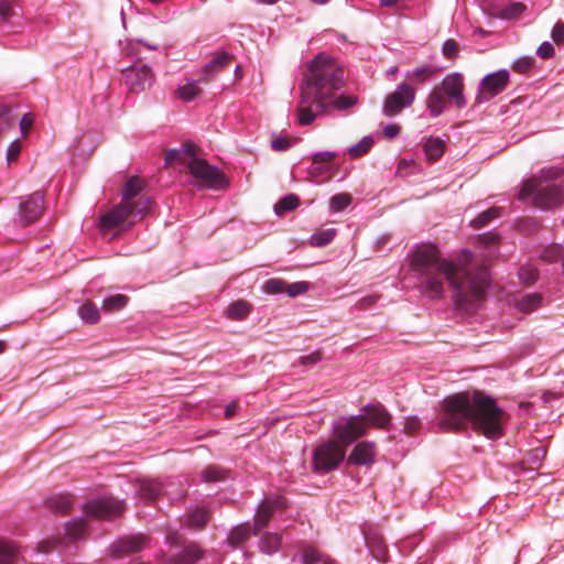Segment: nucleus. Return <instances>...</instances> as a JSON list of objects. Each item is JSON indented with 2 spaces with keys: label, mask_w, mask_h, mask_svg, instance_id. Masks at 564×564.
I'll return each instance as SVG.
<instances>
[{
  "label": "nucleus",
  "mask_w": 564,
  "mask_h": 564,
  "mask_svg": "<svg viewBox=\"0 0 564 564\" xmlns=\"http://www.w3.org/2000/svg\"><path fill=\"white\" fill-rule=\"evenodd\" d=\"M128 296L122 294L111 295L102 302V310L106 312H115L123 308L128 304Z\"/></svg>",
  "instance_id": "obj_39"
},
{
  "label": "nucleus",
  "mask_w": 564,
  "mask_h": 564,
  "mask_svg": "<svg viewBox=\"0 0 564 564\" xmlns=\"http://www.w3.org/2000/svg\"><path fill=\"white\" fill-rule=\"evenodd\" d=\"M364 534L365 541L372 556L378 561L384 562L387 556V545L382 535L375 530H365Z\"/></svg>",
  "instance_id": "obj_22"
},
{
  "label": "nucleus",
  "mask_w": 564,
  "mask_h": 564,
  "mask_svg": "<svg viewBox=\"0 0 564 564\" xmlns=\"http://www.w3.org/2000/svg\"><path fill=\"white\" fill-rule=\"evenodd\" d=\"M436 86L447 97L449 104L455 105L458 109L466 106L464 77L460 73L455 72L446 75Z\"/></svg>",
  "instance_id": "obj_12"
},
{
  "label": "nucleus",
  "mask_w": 564,
  "mask_h": 564,
  "mask_svg": "<svg viewBox=\"0 0 564 564\" xmlns=\"http://www.w3.org/2000/svg\"><path fill=\"white\" fill-rule=\"evenodd\" d=\"M289 145H290L289 141L285 139H282V138L274 139L272 141V148L274 150L283 151V150H286L289 148Z\"/></svg>",
  "instance_id": "obj_63"
},
{
  "label": "nucleus",
  "mask_w": 564,
  "mask_h": 564,
  "mask_svg": "<svg viewBox=\"0 0 564 564\" xmlns=\"http://www.w3.org/2000/svg\"><path fill=\"white\" fill-rule=\"evenodd\" d=\"M346 456L345 446L336 440H329L318 445L313 455L314 469L327 473L336 469Z\"/></svg>",
  "instance_id": "obj_6"
},
{
  "label": "nucleus",
  "mask_w": 564,
  "mask_h": 564,
  "mask_svg": "<svg viewBox=\"0 0 564 564\" xmlns=\"http://www.w3.org/2000/svg\"><path fill=\"white\" fill-rule=\"evenodd\" d=\"M344 85V69L336 59L322 53L311 61L300 85L299 124L308 126L319 117L356 106L357 96L338 94Z\"/></svg>",
  "instance_id": "obj_2"
},
{
  "label": "nucleus",
  "mask_w": 564,
  "mask_h": 564,
  "mask_svg": "<svg viewBox=\"0 0 564 564\" xmlns=\"http://www.w3.org/2000/svg\"><path fill=\"white\" fill-rule=\"evenodd\" d=\"M281 544V536L276 533H267L260 541V550L263 553L272 554L276 552Z\"/></svg>",
  "instance_id": "obj_33"
},
{
  "label": "nucleus",
  "mask_w": 564,
  "mask_h": 564,
  "mask_svg": "<svg viewBox=\"0 0 564 564\" xmlns=\"http://www.w3.org/2000/svg\"><path fill=\"white\" fill-rule=\"evenodd\" d=\"M436 68L431 65H423L416 67L412 72L406 73V78L413 83H423L427 78H430L433 74H435Z\"/></svg>",
  "instance_id": "obj_35"
},
{
  "label": "nucleus",
  "mask_w": 564,
  "mask_h": 564,
  "mask_svg": "<svg viewBox=\"0 0 564 564\" xmlns=\"http://www.w3.org/2000/svg\"><path fill=\"white\" fill-rule=\"evenodd\" d=\"M415 88L408 84L401 83L395 90L389 94L383 102L382 111L387 117H393L400 113L404 108L410 107L415 100Z\"/></svg>",
  "instance_id": "obj_8"
},
{
  "label": "nucleus",
  "mask_w": 564,
  "mask_h": 564,
  "mask_svg": "<svg viewBox=\"0 0 564 564\" xmlns=\"http://www.w3.org/2000/svg\"><path fill=\"white\" fill-rule=\"evenodd\" d=\"M384 134L388 138H394L400 133V127L398 124H387L383 129Z\"/></svg>",
  "instance_id": "obj_61"
},
{
  "label": "nucleus",
  "mask_w": 564,
  "mask_h": 564,
  "mask_svg": "<svg viewBox=\"0 0 564 564\" xmlns=\"http://www.w3.org/2000/svg\"><path fill=\"white\" fill-rule=\"evenodd\" d=\"M336 156L337 154L330 151L315 153L313 155L312 164L308 167V174L312 177L317 178L328 173L332 169V162Z\"/></svg>",
  "instance_id": "obj_20"
},
{
  "label": "nucleus",
  "mask_w": 564,
  "mask_h": 564,
  "mask_svg": "<svg viewBox=\"0 0 564 564\" xmlns=\"http://www.w3.org/2000/svg\"><path fill=\"white\" fill-rule=\"evenodd\" d=\"M200 94V88L196 82H187L185 85L178 87L176 95L184 101H192Z\"/></svg>",
  "instance_id": "obj_40"
},
{
  "label": "nucleus",
  "mask_w": 564,
  "mask_h": 564,
  "mask_svg": "<svg viewBox=\"0 0 564 564\" xmlns=\"http://www.w3.org/2000/svg\"><path fill=\"white\" fill-rule=\"evenodd\" d=\"M420 427V422L416 417H408L404 423V432L414 434Z\"/></svg>",
  "instance_id": "obj_59"
},
{
  "label": "nucleus",
  "mask_w": 564,
  "mask_h": 564,
  "mask_svg": "<svg viewBox=\"0 0 564 564\" xmlns=\"http://www.w3.org/2000/svg\"><path fill=\"white\" fill-rule=\"evenodd\" d=\"M44 209L43 194L35 192L20 204V216L24 224L35 221Z\"/></svg>",
  "instance_id": "obj_16"
},
{
  "label": "nucleus",
  "mask_w": 564,
  "mask_h": 564,
  "mask_svg": "<svg viewBox=\"0 0 564 564\" xmlns=\"http://www.w3.org/2000/svg\"><path fill=\"white\" fill-rule=\"evenodd\" d=\"M250 312V305L245 301H237L230 304L226 311V314L231 319H242Z\"/></svg>",
  "instance_id": "obj_36"
},
{
  "label": "nucleus",
  "mask_w": 564,
  "mask_h": 564,
  "mask_svg": "<svg viewBox=\"0 0 564 564\" xmlns=\"http://www.w3.org/2000/svg\"><path fill=\"white\" fill-rule=\"evenodd\" d=\"M542 303V295L538 293H531L524 295L519 302H518V308L524 313H531L538 307H540Z\"/></svg>",
  "instance_id": "obj_34"
},
{
  "label": "nucleus",
  "mask_w": 564,
  "mask_h": 564,
  "mask_svg": "<svg viewBox=\"0 0 564 564\" xmlns=\"http://www.w3.org/2000/svg\"><path fill=\"white\" fill-rule=\"evenodd\" d=\"M19 550L14 542L0 538V564H15Z\"/></svg>",
  "instance_id": "obj_24"
},
{
  "label": "nucleus",
  "mask_w": 564,
  "mask_h": 564,
  "mask_svg": "<svg viewBox=\"0 0 564 564\" xmlns=\"http://www.w3.org/2000/svg\"><path fill=\"white\" fill-rule=\"evenodd\" d=\"M66 535L72 540L76 541L80 538H83L86 533V524L83 519H76L73 521H69L66 524Z\"/></svg>",
  "instance_id": "obj_37"
},
{
  "label": "nucleus",
  "mask_w": 564,
  "mask_h": 564,
  "mask_svg": "<svg viewBox=\"0 0 564 564\" xmlns=\"http://www.w3.org/2000/svg\"><path fill=\"white\" fill-rule=\"evenodd\" d=\"M202 557V551L195 544H188L175 558V564H196Z\"/></svg>",
  "instance_id": "obj_27"
},
{
  "label": "nucleus",
  "mask_w": 564,
  "mask_h": 564,
  "mask_svg": "<svg viewBox=\"0 0 564 564\" xmlns=\"http://www.w3.org/2000/svg\"><path fill=\"white\" fill-rule=\"evenodd\" d=\"M163 491V486L156 480H142L139 486V495L147 500H153Z\"/></svg>",
  "instance_id": "obj_26"
},
{
  "label": "nucleus",
  "mask_w": 564,
  "mask_h": 564,
  "mask_svg": "<svg viewBox=\"0 0 564 564\" xmlns=\"http://www.w3.org/2000/svg\"><path fill=\"white\" fill-rule=\"evenodd\" d=\"M208 520V513L204 509H196L188 514V525L195 529L203 528Z\"/></svg>",
  "instance_id": "obj_45"
},
{
  "label": "nucleus",
  "mask_w": 564,
  "mask_h": 564,
  "mask_svg": "<svg viewBox=\"0 0 564 564\" xmlns=\"http://www.w3.org/2000/svg\"><path fill=\"white\" fill-rule=\"evenodd\" d=\"M124 510L123 501L113 497H102L88 501L85 505L87 516L110 519L120 516Z\"/></svg>",
  "instance_id": "obj_11"
},
{
  "label": "nucleus",
  "mask_w": 564,
  "mask_h": 564,
  "mask_svg": "<svg viewBox=\"0 0 564 564\" xmlns=\"http://www.w3.org/2000/svg\"><path fill=\"white\" fill-rule=\"evenodd\" d=\"M78 315L83 322L88 324H95L99 321L100 314L96 304L86 302L78 308Z\"/></svg>",
  "instance_id": "obj_29"
},
{
  "label": "nucleus",
  "mask_w": 564,
  "mask_h": 564,
  "mask_svg": "<svg viewBox=\"0 0 564 564\" xmlns=\"http://www.w3.org/2000/svg\"><path fill=\"white\" fill-rule=\"evenodd\" d=\"M373 139L371 137H364L357 144L348 149V153L352 158H359L366 154L372 147Z\"/></svg>",
  "instance_id": "obj_42"
},
{
  "label": "nucleus",
  "mask_w": 564,
  "mask_h": 564,
  "mask_svg": "<svg viewBox=\"0 0 564 564\" xmlns=\"http://www.w3.org/2000/svg\"><path fill=\"white\" fill-rule=\"evenodd\" d=\"M124 80L131 93L139 94L149 89L155 77L150 66L137 64L124 69Z\"/></svg>",
  "instance_id": "obj_10"
},
{
  "label": "nucleus",
  "mask_w": 564,
  "mask_h": 564,
  "mask_svg": "<svg viewBox=\"0 0 564 564\" xmlns=\"http://www.w3.org/2000/svg\"><path fill=\"white\" fill-rule=\"evenodd\" d=\"M552 39L555 43L564 42V23L557 22L552 30Z\"/></svg>",
  "instance_id": "obj_56"
},
{
  "label": "nucleus",
  "mask_w": 564,
  "mask_h": 564,
  "mask_svg": "<svg viewBox=\"0 0 564 564\" xmlns=\"http://www.w3.org/2000/svg\"><path fill=\"white\" fill-rule=\"evenodd\" d=\"M143 183L139 177L133 176L129 178L122 189V202L100 218L101 227L112 229L126 224V220L133 212L132 200L141 193Z\"/></svg>",
  "instance_id": "obj_5"
},
{
  "label": "nucleus",
  "mask_w": 564,
  "mask_h": 564,
  "mask_svg": "<svg viewBox=\"0 0 564 564\" xmlns=\"http://www.w3.org/2000/svg\"><path fill=\"white\" fill-rule=\"evenodd\" d=\"M308 290V283L307 282H304V281H301V282H294V283H291L289 285L285 284V292L294 297V296H297L300 294H303L305 293L306 291Z\"/></svg>",
  "instance_id": "obj_51"
},
{
  "label": "nucleus",
  "mask_w": 564,
  "mask_h": 564,
  "mask_svg": "<svg viewBox=\"0 0 564 564\" xmlns=\"http://www.w3.org/2000/svg\"><path fill=\"white\" fill-rule=\"evenodd\" d=\"M262 290L268 294H279L285 291V282L281 279H270L264 282Z\"/></svg>",
  "instance_id": "obj_48"
},
{
  "label": "nucleus",
  "mask_w": 564,
  "mask_h": 564,
  "mask_svg": "<svg viewBox=\"0 0 564 564\" xmlns=\"http://www.w3.org/2000/svg\"><path fill=\"white\" fill-rule=\"evenodd\" d=\"M562 175L558 167L541 170L538 177L523 182L519 193L520 199L532 197V203L541 209H551L558 206L563 199V191L560 185L550 183Z\"/></svg>",
  "instance_id": "obj_4"
},
{
  "label": "nucleus",
  "mask_w": 564,
  "mask_h": 564,
  "mask_svg": "<svg viewBox=\"0 0 564 564\" xmlns=\"http://www.w3.org/2000/svg\"><path fill=\"white\" fill-rule=\"evenodd\" d=\"M285 499L283 497H275L273 500H264L258 508L254 516V533L261 530L272 517L275 509L284 508Z\"/></svg>",
  "instance_id": "obj_18"
},
{
  "label": "nucleus",
  "mask_w": 564,
  "mask_h": 564,
  "mask_svg": "<svg viewBox=\"0 0 564 564\" xmlns=\"http://www.w3.org/2000/svg\"><path fill=\"white\" fill-rule=\"evenodd\" d=\"M444 141L440 138L430 137L425 140L423 149L430 161L438 160L444 153Z\"/></svg>",
  "instance_id": "obj_25"
},
{
  "label": "nucleus",
  "mask_w": 564,
  "mask_h": 564,
  "mask_svg": "<svg viewBox=\"0 0 564 564\" xmlns=\"http://www.w3.org/2000/svg\"><path fill=\"white\" fill-rule=\"evenodd\" d=\"M375 458V444L372 442L358 443L350 455L348 456V464L352 465H369Z\"/></svg>",
  "instance_id": "obj_21"
},
{
  "label": "nucleus",
  "mask_w": 564,
  "mask_h": 564,
  "mask_svg": "<svg viewBox=\"0 0 564 564\" xmlns=\"http://www.w3.org/2000/svg\"><path fill=\"white\" fill-rule=\"evenodd\" d=\"M238 408H239V404H238L237 402H231V403H229V404L226 406V409H225V415H226V417H227V419L232 417V416L236 414V412H237Z\"/></svg>",
  "instance_id": "obj_64"
},
{
  "label": "nucleus",
  "mask_w": 564,
  "mask_h": 564,
  "mask_svg": "<svg viewBox=\"0 0 564 564\" xmlns=\"http://www.w3.org/2000/svg\"><path fill=\"white\" fill-rule=\"evenodd\" d=\"M367 429L368 425L364 415L344 416L332 425L335 440L345 447L364 436Z\"/></svg>",
  "instance_id": "obj_7"
},
{
  "label": "nucleus",
  "mask_w": 564,
  "mask_h": 564,
  "mask_svg": "<svg viewBox=\"0 0 564 564\" xmlns=\"http://www.w3.org/2000/svg\"><path fill=\"white\" fill-rule=\"evenodd\" d=\"M448 104L447 97L437 86L432 89L426 98V108L433 118L441 116Z\"/></svg>",
  "instance_id": "obj_23"
},
{
  "label": "nucleus",
  "mask_w": 564,
  "mask_h": 564,
  "mask_svg": "<svg viewBox=\"0 0 564 564\" xmlns=\"http://www.w3.org/2000/svg\"><path fill=\"white\" fill-rule=\"evenodd\" d=\"M563 256V249L560 245H549L543 248L540 258L549 263L555 262Z\"/></svg>",
  "instance_id": "obj_43"
},
{
  "label": "nucleus",
  "mask_w": 564,
  "mask_h": 564,
  "mask_svg": "<svg viewBox=\"0 0 564 564\" xmlns=\"http://www.w3.org/2000/svg\"><path fill=\"white\" fill-rule=\"evenodd\" d=\"M20 152H21V145H20L19 141L15 140L13 142H11L7 150L8 164L13 163L18 159Z\"/></svg>",
  "instance_id": "obj_52"
},
{
  "label": "nucleus",
  "mask_w": 564,
  "mask_h": 564,
  "mask_svg": "<svg viewBox=\"0 0 564 564\" xmlns=\"http://www.w3.org/2000/svg\"><path fill=\"white\" fill-rule=\"evenodd\" d=\"M411 270L421 280V291L430 299H440L444 293V280L453 289L456 303L465 305L484 297L489 285L487 268L464 250L456 262L441 257L435 245L417 246L412 253Z\"/></svg>",
  "instance_id": "obj_1"
},
{
  "label": "nucleus",
  "mask_w": 564,
  "mask_h": 564,
  "mask_svg": "<svg viewBox=\"0 0 564 564\" xmlns=\"http://www.w3.org/2000/svg\"><path fill=\"white\" fill-rule=\"evenodd\" d=\"M187 169L192 176L203 186L209 188H221L226 185L225 176L215 166L209 165L203 159L192 161Z\"/></svg>",
  "instance_id": "obj_9"
},
{
  "label": "nucleus",
  "mask_w": 564,
  "mask_h": 564,
  "mask_svg": "<svg viewBox=\"0 0 564 564\" xmlns=\"http://www.w3.org/2000/svg\"><path fill=\"white\" fill-rule=\"evenodd\" d=\"M538 55L542 58H549L554 54V47L549 42H543L538 48Z\"/></svg>",
  "instance_id": "obj_57"
},
{
  "label": "nucleus",
  "mask_w": 564,
  "mask_h": 564,
  "mask_svg": "<svg viewBox=\"0 0 564 564\" xmlns=\"http://www.w3.org/2000/svg\"><path fill=\"white\" fill-rule=\"evenodd\" d=\"M525 10L527 6L519 1L502 6L497 0H490L487 4V11L489 15L506 21L519 19L525 12Z\"/></svg>",
  "instance_id": "obj_15"
},
{
  "label": "nucleus",
  "mask_w": 564,
  "mask_h": 564,
  "mask_svg": "<svg viewBox=\"0 0 564 564\" xmlns=\"http://www.w3.org/2000/svg\"><path fill=\"white\" fill-rule=\"evenodd\" d=\"M149 544V540L143 534L124 536L110 546V555L115 558H121L132 553L140 552Z\"/></svg>",
  "instance_id": "obj_14"
},
{
  "label": "nucleus",
  "mask_w": 564,
  "mask_h": 564,
  "mask_svg": "<svg viewBox=\"0 0 564 564\" xmlns=\"http://www.w3.org/2000/svg\"><path fill=\"white\" fill-rule=\"evenodd\" d=\"M532 65V62L530 58H523V59H519L514 63L513 65V69L519 72V73H523L525 70H528Z\"/></svg>",
  "instance_id": "obj_60"
},
{
  "label": "nucleus",
  "mask_w": 564,
  "mask_h": 564,
  "mask_svg": "<svg viewBox=\"0 0 564 564\" xmlns=\"http://www.w3.org/2000/svg\"><path fill=\"white\" fill-rule=\"evenodd\" d=\"M539 272L532 264H527L520 268L519 278L525 284H532L538 280Z\"/></svg>",
  "instance_id": "obj_46"
},
{
  "label": "nucleus",
  "mask_w": 564,
  "mask_h": 564,
  "mask_svg": "<svg viewBox=\"0 0 564 564\" xmlns=\"http://www.w3.org/2000/svg\"><path fill=\"white\" fill-rule=\"evenodd\" d=\"M13 13V8L9 2L0 1V22L8 21Z\"/></svg>",
  "instance_id": "obj_55"
},
{
  "label": "nucleus",
  "mask_w": 564,
  "mask_h": 564,
  "mask_svg": "<svg viewBox=\"0 0 564 564\" xmlns=\"http://www.w3.org/2000/svg\"><path fill=\"white\" fill-rule=\"evenodd\" d=\"M502 410L491 398L479 392L473 395L458 393L443 401L438 425L444 431H456L471 423L486 437L499 438L502 435Z\"/></svg>",
  "instance_id": "obj_3"
},
{
  "label": "nucleus",
  "mask_w": 564,
  "mask_h": 564,
  "mask_svg": "<svg viewBox=\"0 0 564 564\" xmlns=\"http://www.w3.org/2000/svg\"><path fill=\"white\" fill-rule=\"evenodd\" d=\"M362 413L366 417V424L384 429L391 420L390 414L381 404H370L362 408Z\"/></svg>",
  "instance_id": "obj_19"
},
{
  "label": "nucleus",
  "mask_w": 564,
  "mask_h": 564,
  "mask_svg": "<svg viewBox=\"0 0 564 564\" xmlns=\"http://www.w3.org/2000/svg\"><path fill=\"white\" fill-rule=\"evenodd\" d=\"M322 360V355L319 351H314L310 355H306V356H302L300 358V364L301 365H315L317 364L318 361Z\"/></svg>",
  "instance_id": "obj_58"
},
{
  "label": "nucleus",
  "mask_w": 564,
  "mask_h": 564,
  "mask_svg": "<svg viewBox=\"0 0 564 564\" xmlns=\"http://www.w3.org/2000/svg\"><path fill=\"white\" fill-rule=\"evenodd\" d=\"M319 560L318 552L312 547H307L302 553L303 564H315Z\"/></svg>",
  "instance_id": "obj_53"
},
{
  "label": "nucleus",
  "mask_w": 564,
  "mask_h": 564,
  "mask_svg": "<svg viewBox=\"0 0 564 564\" xmlns=\"http://www.w3.org/2000/svg\"><path fill=\"white\" fill-rule=\"evenodd\" d=\"M151 200L149 198L141 197L139 200H132L133 212L126 220L129 225H132L137 219H141L150 209Z\"/></svg>",
  "instance_id": "obj_31"
},
{
  "label": "nucleus",
  "mask_w": 564,
  "mask_h": 564,
  "mask_svg": "<svg viewBox=\"0 0 564 564\" xmlns=\"http://www.w3.org/2000/svg\"><path fill=\"white\" fill-rule=\"evenodd\" d=\"M232 59V56L225 52H217L210 62L205 66V72H218L226 67Z\"/></svg>",
  "instance_id": "obj_32"
},
{
  "label": "nucleus",
  "mask_w": 564,
  "mask_h": 564,
  "mask_svg": "<svg viewBox=\"0 0 564 564\" xmlns=\"http://www.w3.org/2000/svg\"><path fill=\"white\" fill-rule=\"evenodd\" d=\"M498 208H489L488 210L481 213L477 218H475L473 220V225L477 228L486 226L491 219L498 217Z\"/></svg>",
  "instance_id": "obj_49"
},
{
  "label": "nucleus",
  "mask_w": 564,
  "mask_h": 564,
  "mask_svg": "<svg viewBox=\"0 0 564 564\" xmlns=\"http://www.w3.org/2000/svg\"><path fill=\"white\" fill-rule=\"evenodd\" d=\"M336 236L334 228L318 230L311 236L310 242L314 247H324L328 245Z\"/></svg>",
  "instance_id": "obj_41"
},
{
  "label": "nucleus",
  "mask_w": 564,
  "mask_h": 564,
  "mask_svg": "<svg viewBox=\"0 0 564 564\" xmlns=\"http://www.w3.org/2000/svg\"><path fill=\"white\" fill-rule=\"evenodd\" d=\"M197 150L198 148L194 143L186 142L181 149L169 150L165 154V162L169 165L181 163L187 167L192 161L199 159L197 158Z\"/></svg>",
  "instance_id": "obj_17"
},
{
  "label": "nucleus",
  "mask_w": 564,
  "mask_h": 564,
  "mask_svg": "<svg viewBox=\"0 0 564 564\" xmlns=\"http://www.w3.org/2000/svg\"><path fill=\"white\" fill-rule=\"evenodd\" d=\"M47 507L59 513H66L72 505V498L68 495H56L47 499Z\"/></svg>",
  "instance_id": "obj_30"
},
{
  "label": "nucleus",
  "mask_w": 564,
  "mask_h": 564,
  "mask_svg": "<svg viewBox=\"0 0 564 564\" xmlns=\"http://www.w3.org/2000/svg\"><path fill=\"white\" fill-rule=\"evenodd\" d=\"M251 531L248 523L235 527L228 535V542L232 546H239L250 538Z\"/></svg>",
  "instance_id": "obj_28"
},
{
  "label": "nucleus",
  "mask_w": 564,
  "mask_h": 564,
  "mask_svg": "<svg viewBox=\"0 0 564 564\" xmlns=\"http://www.w3.org/2000/svg\"><path fill=\"white\" fill-rule=\"evenodd\" d=\"M33 124V118L30 115H24L20 121L22 133L25 134Z\"/></svg>",
  "instance_id": "obj_62"
},
{
  "label": "nucleus",
  "mask_w": 564,
  "mask_h": 564,
  "mask_svg": "<svg viewBox=\"0 0 564 564\" xmlns=\"http://www.w3.org/2000/svg\"><path fill=\"white\" fill-rule=\"evenodd\" d=\"M509 83V72L500 69L486 75L481 83L477 99L482 101L500 94Z\"/></svg>",
  "instance_id": "obj_13"
},
{
  "label": "nucleus",
  "mask_w": 564,
  "mask_h": 564,
  "mask_svg": "<svg viewBox=\"0 0 564 564\" xmlns=\"http://www.w3.org/2000/svg\"><path fill=\"white\" fill-rule=\"evenodd\" d=\"M299 203H300V199L296 195H294V194L286 195L285 197L280 199L274 205V212L279 216L284 215L286 212H290V210H293L294 208H296Z\"/></svg>",
  "instance_id": "obj_38"
},
{
  "label": "nucleus",
  "mask_w": 564,
  "mask_h": 564,
  "mask_svg": "<svg viewBox=\"0 0 564 564\" xmlns=\"http://www.w3.org/2000/svg\"><path fill=\"white\" fill-rule=\"evenodd\" d=\"M459 45L453 40L448 39L443 43L442 53L446 58L454 59L458 56Z\"/></svg>",
  "instance_id": "obj_50"
},
{
  "label": "nucleus",
  "mask_w": 564,
  "mask_h": 564,
  "mask_svg": "<svg viewBox=\"0 0 564 564\" xmlns=\"http://www.w3.org/2000/svg\"><path fill=\"white\" fill-rule=\"evenodd\" d=\"M351 195L348 193H339L330 198L329 207L332 212L338 213L346 208L351 203Z\"/></svg>",
  "instance_id": "obj_44"
},
{
  "label": "nucleus",
  "mask_w": 564,
  "mask_h": 564,
  "mask_svg": "<svg viewBox=\"0 0 564 564\" xmlns=\"http://www.w3.org/2000/svg\"><path fill=\"white\" fill-rule=\"evenodd\" d=\"M205 482L217 481L225 478V470L218 466H208L202 473Z\"/></svg>",
  "instance_id": "obj_47"
},
{
  "label": "nucleus",
  "mask_w": 564,
  "mask_h": 564,
  "mask_svg": "<svg viewBox=\"0 0 564 564\" xmlns=\"http://www.w3.org/2000/svg\"><path fill=\"white\" fill-rule=\"evenodd\" d=\"M379 299H380V296L377 294L367 295L359 300V302L357 303V307L360 310L370 308L378 302Z\"/></svg>",
  "instance_id": "obj_54"
}]
</instances>
